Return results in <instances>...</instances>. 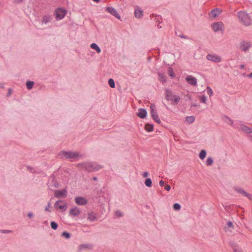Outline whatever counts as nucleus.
Returning a JSON list of instances; mask_svg holds the SVG:
<instances>
[{
    "label": "nucleus",
    "instance_id": "nucleus-28",
    "mask_svg": "<svg viewBox=\"0 0 252 252\" xmlns=\"http://www.w3.org/2000/svg\"><path fill=\"white\" fill-rule=\"evenodd\" d=\"M34 85V82L31 81H28L26 82V87L28 90H31L32 88Z\"/></svg>",
    "mask_w": 252,
    "mask_h": 252
},
{
    "label": "nucleus",
    "instance_id": "nucleus-8",
    "mask_svg": "<svg viewBox=\"0 0 252 252\" xmlns=\"http://www.w3.org/2000/svg\"><path fill=\"white\" fill-rule=\"evenodd\" d=\"M206 59L210 61H212L216 63H219L221 61V57L215 54H208L206 56Z\"/></svg>",
    "mask_w": 252,
    "mask_h": 252
},
{
    "label": "nucleus",
    "instance_id": "nucleus-2",
    "mask_svg": "<svg viewBox=\"0 0 252 252\" xmlns=\"http://www.w3.org/2000/svg\"><path fill=\"white\" fill-rule=\"evenodd\" d=\"M239 21L245 26H249L252 25V20L249 14L245 11H240L237 13Z\"/></svg>",
    "mask_w": 252,
    "mask_h": 252
},
{
    "label": "nucleus",
    "instance_id": "nucleus-48",
    "mask_svg": "<svg viewBox=\"0 0 252 252\" xmlns=\"http://www.w3.org/2000/svg\"><path fill=\"white\" fill-rule=\"evenodd\" d=\"M27 169L29 171H30L31 172H32V168L30 166L27 167Z\"/></svg>",
    "mask_w": 252,
    "mask_h": 252
},
{
    "label": "nucleus",
    "instance_id": "nucleus-47",
    "mask_svg": "<svg viewBox=\"0 0 252 252\" xmlns=\"http://www.w3.org/2000/svg\"><path fill=\"white\" fill-rule=\"evenodd\" d=\"M28 216L29 218H32V217H33V214L32 213H31V212H29V213L28 214Z\"/></svg>",
    "mask_w": 252,
    "mask_h": 252
},
{
    "label": "nucleus",
    "instance_id": "nucleus-17",
    "mask_svg": "<svg viewBox=\"0 0 252 252\" xmlns=\"http://www.w3.org/2000/svg\"><path fill=\"white\" fill-rule=\"evenodd\" d=\"M221 12V10L219 8L213 9L209 13V16L211 18H216L220 14Z\"/></svg>",
    "mask_w": 252,
    "mask_h": 252
},
{
    "label": "nucleus",
    "instance_id": "nucleus-10",
    "mask_svg": "<svg viewBox=\"0 0 252 252\" xmlns=\"http://www.w3.org/2000/svg\"><path fill=\"white\" fill-rule=\"evenodd\" d=\"M67 196V191L66 189L62 190H56L54 191V196L56 198H64Z\"/></svg>",
    "mask_w": 252,
    "mask_h": 252
},
{
    "label": "nucleus",
    "instance_id": "nucleus-42",
    "mask_svg": "<svg viewBox=\"0 0 252 252\" xmlns=\"http://www.w3.org/2000/svg\"><path fill=\"white\" fill-rule=\"evenodd\" d=\"M168 72L170 76L172 77L174 76V73L173 72V70L172 68H170Z\"/></svg>",
    "mask_w": 252,
    "mask_h": 252
},
{
    "label": "nucleus",
    "instance_id": "nucleus-46",
    "mask_svg": "<svg viewBox=\"0 0 252 252\" xmlns=\"http://www.w3.org/2000/svg\"><path fill=\"white\" fill-rule=\"evenodd\" d=\"M160 186L163 187L164 186V182L163 180H160L159 182Z\"/></svg>",
    "mask_w": 252,
    "mask_h": 252
},
{
    "label": "nucleus",
    "instance_id": "nucleus-39",
    "mask_svg": "<svg viewBox=\"0 0 252 252\" xmlns=\"http://www.w3.org/2000/svg\"><path fill=\"white\" fill-rule=\"evenodd\" d=\"M206 90L208 94L211 96L213 94V90L210 87H207Z\"/></svg>",
    "mask_w": 252,
    "mask_h": 252
},
{
    "label": "nucleus",
    "instance_id": "nucleus-7",
    "mask_svg": "<svg viewBox=\"0 0 252 252\" xmlns=\"http://www.w3.org/2000/svg\"><path fill=\"white\" fill-rule=\"evenodd\" d=\"M211 27L213 31L216 32L222 30L224 28V24L222 22H215L211 25Z\"/></svg>",
    "mask_w": 252,
    "mask_h": 252
},
{
    "label": "nucleus",
    "instance_id": "nucleus-22",
    "mask_svg": "<svg viewBox=\"0 0 252 252\" xmlns=\"http://www.w3.org/2000/svg\"><path fill=\"white\" fill-rule=\"evenodd\" d=\"M223 120L224 121L225 123L226 124H228L231 126L233 125V121L228 116H224L223 117Z\"/></svg>",
    "mask_w": 252,
    "mask_h": 252
},
{
    "label": "nucleus",
    "instance_id": "nucleus-1",
    "mask_svg": "<svg viewBox=\"0 0 252 252\" xmlns=\"http://www.w3.org/2000/svg\"><path fill=\"white\" fill-rule=\"evenodd\" d=\"M78 168L84 169L89 172H94L97 171L102 168L101 165H98L95 163L86 162L77 164Z\"/></svg>",
    "mask_w": 252,
    "mask_h": 252
},
{
    "label": "nucleus",
    "instance_id": "nucleus-60",
    "mask_svg": "<svg viewBox=\"0 0 252 252\" xmlns=\"http://www.w3.org/2000/svg\"><path fill=\"white\" fill-rule=\"evenodd\" d=\"M55 187H58V186L57 185H55Z\"/></svg>",
    "mask_w": 252,
    "mask_h": 252
},
{
    "label": "nucleus",
    "instance_id": "nucleus-38",
    "mask_svg": "<svg viewBox=\"0 0 252 252\" xmlns=\"http://www.w3.org/2000/svg\"><path fill=\"white\" fill-rule=\"evenodd\" d=\"M173 208L175 210H179L181 209V205L178 203H175Z\"/></svg>",
    "mask_w": 252,
    "mask_h": 252
},
{
    "label": "nucleus",
    "instance_id": "nucleus-36",
    "mask_svg": "<svg viewBox=\"0 0 252 252\" xmlns=\"http://www.w3.org/2000/svg\"><path fill=\"white\" fill-rule=\"evenodd\" d=\"M51 226L53 229L56 230L57 229L58 225L56 222L52 221L51 223Z\"/></svg>",
    "mask_w": 252,
    "mask_h": 252
},
{
    "label": "nucleus",
    "instance_id": "nucleus-37",
    "mask_svg": "<svg viewBox=\"0 0 252 252\" xmlns=\"http://www.w3.org/2000/svg\"><path fill=\"white\" fill-rule=\"evenodd\" d=\"M62 236L66 239H69L70 237V233L66 231H64L62 233Z\"/></svg>",
    "mask_w": 252,
    "mask_h": 252
},
{
    "label": "nucleus",
    "instance_id": "nucleus-12",
    "mask_svg": "<svg viewBox=\"0 0 252 252\" xmlns=\"http://www.w3.org/2000/svg\"><path fill=\"white\" fill-rule=\"evenodd\" d=\"M234 189L238 193L247 197L250 200H252V195L245 191L242 188L235 187L234 188Z\"/></svg>",
    "mask_w": 252,
    "mask_h": 252
},
{
    "label": "nucleus",
    "instance_id": "nucleus-59",
    "mask_svg": "<svg viewBox=\"0 0 252 252\" xmlns=\"http://www.w3.org/2000/svg\"><path fill=\"white\" fill-rule=\"evenodd\" d=\"M11 91V90L9 89V91ZM10 94V92H9V94Z\"/></svg>",
    "mask_w": 252,
    "mask_h": 252
},
{
    "label": "nucleus",
    "instance_id": "nucleus-3",
    "mask_svg": "<svg viewBox=\"0 0 252 252\" xmlns=\"http://www.w3.org/2000/svg\"><path fill=\"white\" fill-rule=\"evenodd\" d=\"M59 155L62 158L64 157L66 159H76L81 157L79 153L72 151H61L59 153Z\"/></svg>",
    "mask_w": 252,
    "mask_h": 252
},
{
    "label": "nucleus",
    "instance_id": "nucleus-27",
    "mask_svg": "<svg viewBox=\"0 0 252 252\" xmlns=\"http://www.w3.org/2000/svg\"><path fill=\"white\" fill-rule=\"evenodd\" d=\"M52 18L50 16H45L43 18L42 22L44 24H47L51 21Z\"/></svg>",
    "mask_w": 252,
    "mask_h": 252
},
{
    "label": "nucleus",
    "instance_id": "nucleus-13",
    "mask_svg": "<svg viewBox=\"0 0 252 252\" xmlns=\"http://www.w3.org/2000/svg\"><path fill=\"white\" fill-rule=\"evenodd\" d=\"M234 189L238 193L247 197L250 200H252V195L245 191L242 188L235 187L234 188Z\"/></svg>",
    "mask_w": 252,
    "mask_h": 252
},
{
    "label": "nucleus",
    "instance_id": "nucleus-15",
    "mask_svg": "<svg viewBox=\"0 0 252 252\" xmlns=\"http://www.w3.org/2000/svg\"><path fill=\"white\" fill-rule=\"evenodd\" d=\"M187 82L190 85L195 86L197 85V79L191 75H188L186 77Z\"/></svg>",
    "mask_w": 252,
    "mask_h": 252
},
{
    "label": "nucleus",
    "instance_id": "nucleus-26",
    "mask_svg": "<svg viewBox=\"0 0 252 252\" xmlns=\"http://www.w3.org/2000/svg\"><path fill=\"white\" fill-rule=\"evenodd\" d=\"M145 129L149 132L152 131L154 129V126L153 125L147 124L145 126Z\"/></svg>",
    "mask_w": 252,
    "mask_h": 252
},
{
    "label": "nucleus",
    "instance_id": "nucleus-54",
    "mask_svg": "<svg viewBox=\"0 0 252 252\" xmlns=\"http://www.w3.org/2000/svg\"><path fill=\"white\" fill-rule=\"evenodd\" d=\"M245 68V65L243 64H242L240 65V68L244 69Z\"/></svg>",
    "mask_w": 252,
    "mask_h": 252
},
{
    "label": "nucleus",
    "instance_id": "nucleus-51",
    "mask_svg": "<svg viewBox=\"0 0 252 252\" xmlns=\"http://www.w3.org/2000/svg\"><path fill=\"white\" fill-rule=\"evenodd\" d=\"M3 232H4V233H9V232H11V230H4V231H3Z\"/></svg>",
    "mask_w": 252,
    "mask_h": 252
},
{
    "label": "nucleus",
    "instance_id": "nucleus-33",
    "mask_svg": "<svg viewBox=\"0 0 252 252\" xmlns=\"http://www.w3.org/2000/svg\"><path fill=\"white\" fill-rule=\"evenodd\" d=\"M108 84L112 88H115V82L114 81V80L112 78L111 79H109L108 80Z\"/></svg>",
    "mask_w": 252,
    "mask_h": 252
},
{
    "label": "nucleus",
    "instance_id": "nucleus-18",
    "mask_svg": "<svg viewBox=\"0 0 252 252\" xmlns=\"http://www.w3.org/2000/svg\"><path fill=\"white\" fill-rule=\"evenodd\" d=\"M147 111L146 109L143 108H139L138 109V112L137 114V115L141 119H144L146 117L147 115Z\"/></svg>",
    "mask_w": 252,
    "mask_h": 252
},
{
    "label": "nucleus",
    "instance_id": "nucleus-5",
    "mask_svg": "<svg viewBox=\"0 0 252 252\" xmlns=\"http://www.w3.org/2000/svg\"><path fill=\"white\" fill-rule=\"evenodd\" d=\"M155 105L154 104H151L150 106L151 114L153 120L158 124L161 123L160 120L157 114V111L155 110Z\"/></svg>",
    "mask_w": 252,
    "mask_h": 252
},
{
    "label": "nucleus",
    "instance_id": "nucleus-43",
    "mask_svg": "<svg viewBox=\"0 0 252 252\" xmlns=\"http://www.w3.org/2000/svg\"><path fill=\"white\" fill-rule=\"evenodd\" d=\"M115 214H116V215L118 217H120L123 216V213L121 212H120V211H116Z\"/></svg>",
    "mask_w": 252,
    "mask_h": 252
},
{
    "label": "nucleus",
    "instance_id": "nucleus-49",
    "mask_svg": "<svg viewBox=\"0 0 252 252\" xmlns=\"http://www.w3.org/2000/svg\"><path fill=\"white\" fill-rule=\"evenodd\" d=\"M179 36L182 38L187 39V37L184 36L183 34L180 35Z\"/></svg>",
    "mask_w": 252,
    "mask_h": 252
},
{
    "label": "nucleus",
    "instance_id": "nucleus-29",
    "mask_svg": "<svg viewBox=\"0 0 252 252\" xmlns=\"http://www.w3.org/2000/svg\"><path fill=\"white\" fill-rule=\"evenodd\" d=\"M206 152L205 150H202L199 155V157L201 159H203L206 157Z\"/></svg>",
    "mask_w": 252,
    "mask_h": 252
},
{
    "label": "nucleus",
    "instance_id": "nucleus-35",
    "mask_svg": "<svg viewBox=\"0 0 252 252\" xmlns=\"http://www.w3.org/2000/svg\"><path fill=\"white\" fill-rule=\"evenodd\" d=\"M91 247V246L90 245L82 244L79 246V249L80 250H81L84 249L90 248Z\"/></svg>",
    "mask_w": 252,
    "mask_h": 252
},
{
    "label": "nucleus",
    "instance_id": "nucleus-53",
    "mask_svg": "<svg viewBox=\"0 0 252 252\" xmlns=\"http://www.w3.org/2000/svg\"><path fill=\"white\" fill-rule=\"evenodd\" d=\"M250 140L251 142H252V135L249 136Z\"/></svg>",
    "mask_w": 252,
    "mask_h": 252
},
{
    "label": "nucleus",
    "instance_id": "nucleus-52",
    "mask_svg": "<svg viewBox=\"0 0 252 252\" xmlns=\"http://www.w3.org/2000/svg\"><path fill=\"white\" fill-rule=\"evenodd\" d=\"M248 76L249 77V78H252V72L248 75Z\"/></svg>",
    "mask_w": 252,
    "mask_h": 252
},
{
    "label": "nucleus",
    "instance_id": "nucleus-44",
    "mask_svg": "<svg viewBox=\"0 0 252 252\" xmlns=\"http://www.w3.org/2000/svg\"><path fill=\"white\" fill-rule=\"evenodd\" d=\"M165 189L166 190H167V191L170 190V189H171V187H170V185H166L165 186Z\"/></svg>",
    "mask_w": 252,
    "mask_h": 252
},
{
    "label": "nucleus",
    "instance_id": "nucleus-4",
    "mask_svg": "<svg viewBox=\"0 0 252 252\" xmlns=\"http://www.w3.org/2000/svg\"><path fill=\"white\" fill-rule=\"evenodd\" d=\"M165 98L167 100L172 101L173 105L177 104L181 99L178 95L173 94L172 91L169 90L165 91Z\"/></svg>",
    "mask_w": 252,
    "mask_h": 252
},
{
    "label": "nucleus",
    "instance_id": "nucleus-14",
    "mask_svg": "<svg viewBox=\"0 0 252 252\" xmlns=\"http://www.w3.org/2000/svg\"><path fill=\"white\" fill-rule=\"evenodd\" d=\"M106 11L115 16L117 19H120L121 17L120 15L114 8L112 7H108L106 8Z\"/></svg>",
    "mask_w": 252,
    "mask_h": 252
},
{
    "label": "nucleus",
    "instance_id": "nucleus-19",
    "mask_svg": "<svg viewBox=\"0 0 252 252\" xmlns=\"http://www.w3.org/2000/svg\"><path fill=\"white\" fill-rule=\"evenodd\" d=\"M80 210L78 208L75 207L73 208H72L69 211V214L72 216H76L79 215L80 214Z\"/></svg>",
    "mask_w": 252,
    "mask_h": 252
},
{
    "label": "nucleus",
    "instance_id": "nucleus-6",
    "mask_svg": "<svg viewBox=\"0 0 252 252\" xmlns=\"http://www.w3.org/2000/svg\"><path fill=\"white\" fill-rule=\"evenodd\" d=\"M240 49L243 52H247L252 47V44L250 41L243 40L240 43Z\"/></svg>",
    "mask_w": 252,
    "mask_h": 252
},
{
    "label": "nucleus",
    "instance_id": "nucleus-23",
    "mask_svg": "<svg viewBox=\"0 0 252 252\" xmlns=\"http://www.w3.org/2000/svg\"><path fill=\"white\" fill-rule=\"evenodd\" d=\"M226 225L227 226H225L224 228V229L225 231H229V228L234 229V226L233 223L230 221H229L227 222Z\"/></svg>",
    "mask_w": 252,
    "mask_h": 252
},
{
    "label": "nucleus",
    "instance_id": "nucleus-41",
    "mask_svg": "<svg viewBox=\"0 0 252 252\" xmlns=\"http://www.w3.org/2000/svg\"><path fill=\"white\" fill-rule=\"evenodd\" d=\"M51 205V202H49L48 203V205H47V206L46 207V208H45V210L46 211L50 212L51 211L49 210V208L50 207Z\"/></svg>",
    "mask_w": 252,
    "mask_h": 252
},
{
    "label": "nucleus",
    "instance_id": "nucleus-24",
    "mask_svg": "<svg viewBox=\"0 0 252 252\" xmlns=\"http://www.w3.org/2000/svg\"><path fill=\"white\" fill-rule=\"evenodd\" d=\"M91 47L92 49L96 50V52L98 53H99L101 52L100 48L98 47V46L96 43H93L91 44Z\"/></svg>",
    "mask_w": 252,
    "mask_h": 252
},
{
    "label": "nucleus",
    "instance_id": "nucleus-58",
    "mask_svg": "<svg viewBox=\"0 0 252 252\" xmlns=\"http://www.w3.org/2000/svg\"><path fill=\"white\" fill-rule=\"evenodd\" d=\"M196 106H197V105H196V104H192V105H191V106H194V107H196Z\"/></svg>",
    "mask_w": 252,
    "mask_h": 252
},
{
    "label": "nucleus",
    "instance_id": "nucleus-25",
    "mask_svg": "<svg viewBox=\"0 0 252 252\" xmlns=\"http://www.w3.org/2000/svg\"><path fill=\"white\" fill-rule=\"evenodd\" d=\"M143 11L141 10L137 9L135 10V16L136 18H140L142 17Z\"/></svg>",
    "mask_w": 252,
    "mask_h": 252
},
{
    "label": "nucleus",
    "instance_id": "nucleus-57",
    "mask_svg": "<svg viewBox=\"0 0 252 252\" xmlns=\"http://www.w3.org/2000/svg\"><path fill=\"white\" fill-rule=\"evenodd\" d=\"M93 0L95 1V2H98L100 0Z\"/></svg>",
    "mask_w": 252,
    "mask_h": 252
},
{
    "label": "nucleus",
    "instance_id": "nucleus-34",
    "mask_svg": "<svg viewBox=\"0 0 252 252\" xmlns=\"http://www.w3.org/2000/svg\"><path fill=\"white\" fill-rule=\"evenodd\" d=\"M186 120L188 123L191 124L194 121L195 118L193 116H188L186 118Z\"/></svg>",
    "mask_w": 252,
    "mask_h": 252
},
{
    "label": "nucleus",
    "instance_id": "nucleus-50",
    "mask_svg": "<svg viewBox=\"0 0 252 252\" xmlns=\"http://www.w3.org/2000/svg\"><path fill=\"white\" fill-rule=\"evenodd\" d=\"M23 0H15V2H16V3H19L22 2Z\"/></svg>",
    "mask_w": 252,
    "mask_h": 252
},
{
    "label": "nucleus",
    "instance_id": "nucleus-40",
    "mask_svg": "<svg viewBox=\"0 0 252 252\" xmlns=\"http://www.w3.org/2000/svg\"><path fill=\"white\" fill-rule=\"evenodd\" d=\"M206 99L207 98L205 95H201V96H200V101L203 103H206Z\"/></svg>",
    "mask_w": 252,
    "mask_h": 252
},
{
    "label": "nucleus",
    "instance_id": "nucleus-20",
    "mask_svg": "<svg viewBox=\"0 0 252 252\" xmlns=\"http://www.w3.org/2000/svg\"><path fill=\"white\" fill-rule=\"evenodd\" d=\"M240 127H241V130L244 132L249 134V133H251L252 132V128L247 126H246L245 125H241Z\"/></svg>",
    "mask_w": 252,
    "mask_h": 252
},
{
    "label": "nucleus",
    "instance_id": "nucleus-55",
    "mask_svg": "<svg viewBox=\"0 0 252 252\" xmlns=\"http://www.w3.org/2000/svg\"><path fill=\"white\" fill-rule=\"evenodd\" d=\"M93 180H94V181H96V180H97V177H93Z\"/></svg>",
    "mask_w": 252,
    "mask_h": 252
},
{
    "label": "nucleus",
    "instance_id": "nucleus-21",
    "mask_svg": "<svg viewBox=\"0 0 252 252\" xmlns=\"http://www.w3.org/2000/svg\"><path fill=\"white\" fill-rule=\"evenodd\" d=\"M87 219L91 221H94L96 220V214L93 212L88 214Z\"/></svg>",
    "mask_w": 252,
    "mask_h": 252
},
{
    "label": "nucleus",
    "instance_id": "nucleus-45",
    "mask_svg": "<svg viewBox=\"0 0 252 252\" xmlns=\"http://www.w3.org/2000/svg\"><path fill=\"white\" fill-rule=\"evenodd\" d=\"M149 173L148 172H145L143 173L142 176L144 178H146L148 176Z\"/></svg>",
    "mask_w": 252,
    "mask_h": 252
},
{
    "label": "nucleus",
    "instance_id": "nucleus-31",
    "mask_svg": "<svg viewBox=\"0 0 252 252\" xmlns=\"http://www.w3.org/2000/svg\"><path fill=\"white\" fill-rule=\"evenodd\" d=\"M145 184L148 187H151L152 185V182L150 178H147L145 181Z\"/></svg>",
    "mask_w": 252,
    "mask_h": 252
},
{
    "label": "nucleus",
    "instance_id": "nucleus-30",
    "mask_svg": "<svg viewBox=\"0 0 252 252\" xmlns=\"http://www.w3.org/2000/svg\"><path fill=\"white\" fill-rule=\"evenodd\" d=\"M159 79L161 82H165L166 81V77L161 73H158Z\"/></svg>",
    "mask_w": 252,
    "mask_h": 252
},
{
    "label": "nucleus",
    "instance_id": "nucleus-16",
    "mask_svg": "<svg viewBox=\"0 0 252 252\" xmlns=\"http://www.w3.org/2000/svg\"><path fill=\"white\" fill-rule=\"evenodd\" d=\"M75 202L78 205H85L88 203L87 200L83 197H75Z\"/></svg>",
    "mask_w": 252,
    "mask_h": 252
},
{
    "label": "nucleus",
    "instance_id": "nucleus-9",
    "mask_svg": "<svg viewBox=\"0 0 252 252\" xmlns=\"http://www.w3.org/2000/svg\"><path fill=\"white\" fill-rule=\"evenodd\" d=\"M54 207L59 209L62 212L65 211L67 209L66 204L63 200L56 201L54 204Z\"/></svg>",
    "mask_w": 252,
    "mask_h": 252
},
{
    "label": "nucleus",
    "instance_id": "nucleus-56",
    "mask_svg": "<svg viewBox=\"0 0 252 252\" xmlns=\"http://www.w3.org/2000/svg\"><path fill=\"white\" fill-rule=\"evenodd\" d=\"M187 96H188V97L189 99V100H191V96H190V95H187Z\"/></svg>",
    "mask_w": 252,
    "mask_h": 252
},
{
    "label": "nucleus",
    "instance_id": "nucleus-11",
    "mask_svg": "<svg viewBox=\"0 0 252 252\" xmlns=\"http://www.w3.org/2000/svg\"><path fill=\"white\" fill-rule=\"evenodd\" d=\"M56 18L57 20H61L62 19L66 13V11L65 10L62 8H58L56 9Z\"/></svg>",
    "mask_w": 252,
    "mask_h": 252
},
{
    "label": "nucleus",
    "instance_id": "nucleus-32",
    "mask_svg": "<svg viewBox=\"0 0 252 252\" xmlns=\"http://www.w3.org/2000/svg\"><path fill=\"white\" fill-rule=\"evenodd\" d=\"M213 163V160L212 158L208 157L206 160V164L207 166H211Z\"/></svg>",
    "mask_w": 252,
    "mask_h": 252
}]
</instances>
